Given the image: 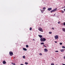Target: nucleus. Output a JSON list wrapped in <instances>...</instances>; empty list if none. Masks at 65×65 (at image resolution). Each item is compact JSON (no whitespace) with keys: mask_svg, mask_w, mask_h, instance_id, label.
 Returning a JSON list of instances; mask_svg holds the SVG:
<instances>
[{"mask_svg":"<svg viewBox=\"0 0 65 65\" xmlns=\"http://www.w3.org/2000/svg\"><path fill=\"white\" fill-rule=\"evenodd\" d=\"M40 40L41 41V42L43 41V42H44V41H46V39H45L44 38H41L40 39Z\"/></svg>","mask_w":65,"mask_h":65,"instance_id":"nucleus-1","label":"nucleus"},{"mask_svg":"<svg viewBox=\"0 0 65 65\" xmlns=\"http://www.w3.org/2000/svg\"><path fill=\"white\" fill-rule=\"evenodd\" d=\"M38 30L39 31H41V32H43V29H42V28L40 27L38 28Z\"/></svg>","mask_w":65,"mask_h":65,"instance_id":"nucleus-2","label":"nucleus"},{"mask_svg":"<svg viewBox=\"0 0 65 65\" xmlns=\"http://www.w3.org/2000/svg\"><path fill=\"white\" fill-rule=\"evenodd\" d=\"M57 8H55L54 10H51L50 11V12L51 13H52L53 12H55L56 11V10H57Z\"/></svg>","mask_w":65,"mask_h":65,"instance_id":"nucleus-3","label":"nucleus"},{"mask_svg":"<svg viewBox=\"0 0 65 65\" xmlns=\"http://www.w3.org/2000/svg\"><path fill=\"white\" fill-rule=\"evenodd\" d=\"M9 53L10 56H12L13 55V52L11 51H10L9 52Z\"/></svg>","mask_w":65,"mask_h":65,"instance_id":"nucleus-4","label":"nucleus"},{"mask_svg":"<svg viewBox=\"0 0 65 65\" xmlns=\"http://www.w3.org/2000/svg\"><path fill=\"white\" fill-rule=\"evenodd\" d=\"M54 38H55V39H58V38H59V37L58 35H56L55 36Z\"/></svg>","mask_w":65,"mask_h":65,"instance_id":"nucleus-5","label":"nucleus"},{"mask_svg":"<svg viewBox=\"0 0 65 65\" xmlns=\"http://www.w3.org/2000/svg\"><path fill=\"white\" fill-rule=\"evenodd\" d=\"M47 10H48V11H50V10H52V8H48Z\"/></svg>","mask_w":65,"mask_h":65,"instance_id":"nucleus-6","label":"nucleus"},{"mask_svg":"<svg viewBox=\"0 0 65 65\" xmlns=\"http://www.w3.org/2000/svg\"><path fill=\"white\" fill-rule=\"evenodd\" d=\"M40 10L41 11L42 13H43V11H45V10L40 9Z\"/></svg>","mask_w":65,"mask_h":65,"instance_id":"nucleus-7","label":"nucleus"},{"mask_svg":"<svg viewBox=\"0 0 65 65\" xmlns=\"http://www.w3.org/2000/svg\"><path fill=\"white\" fill-rule=\"evenodd\" d=\"M62 31L65 32V28H62Z\"/></svg>","mask_w":65,"mask_h":65,"instance_id":"nucleus-8","label":"nucleus"},{"mask_svg":"<svg viewBox=\"0 0 65 65\" xmlns=\"http://www.w3.org/2000/svg\"><path fill=\"white\" fill-rule=\"evenodd\" d=\"M3 63L4 64H6V62L5 60L3 62Z\"/></svg>","mask_w":65,"mask_h":65,"instance_id":"nucleus-9","label":"nucleus"},{"mask_svg":"<svg viewBox=\"0 0 65 65\" xmlns=\"http://www.w3.org/2000/svg\"><path fill=\"white\" fill-rule=\"evenodd\" d=\"M60 51L61 52H64V49H62L60 50Z\"/></svg>","mask_w":65,"mask_h":65,"instance_id":"nucleus-10","label":"nucleus"},{"mask_svg":"<svg viewBox=\"0 0 65 65\" xmlns=\"http://www.w3.org/2000/svg\"><path fill=\"white\" fill-rule=\"evenodd\" d=\"M44 51H45V52H48V50H47V49L46 48H45L44 49Z\"/></svg>","mask_w":65,"mask_h":65,"instance_id":"nucleus-11","label":"nucleus"},{"mask_svg":"<svg viewBox=\"0 0 65 65\" xmlns=\"http://www.w3.org/2000/svg\"><path fill=\"white\" fill-rule=\"evenodd\" d=\"M23 48V50L24 51H27V49L25 48Z\"/></svg>","mask_w":65,"mask_h":65,"instance_id":"nucleus-12","label":"nucleus"},{"mask_svg":"<svg viewBox=\"0 0 65 65\" xmlns=\"http://www.w3.org/2000/svg\"><path fill=\"white\" fill-rule=\"evenodd\" d=\"M38 36L41 38L42 37V36H41V35H39Z\"/></svg>","mask_w":65,"mask_h":65,"instance_id":"nucleus-13","label":"nucleus"},{"mask_svg":"<svg viewBox=\"0 0 65 65\" xmlns=\"http://www.w3.org/2000/svg\"><path fill=\"white\" fill-rule=\"evenodd\" d=\"M45 9H46V8H45V7H43V9H44V10H45Z\"/></svg>","mask_w":65,"mask_h":65,"instance_id":"nucleus-14","label":"nucleus"},{"mask_svg":"<svg viewBox=\"0 0 65 65\" xmlns=\"http://www.w3.org/2000/svg\"><path fill=\"white\" fill-rule=\"evenodd\" d=\"M32 27H30L29 29V30L30 31H31L32 30Z\"/></svg>","mask_w":65,"mask_h":65,"instance_id":"nucleus-15","label":"nucleus"},{"mask_svg":"<svg viewBox=\"0 0 65 65\" xmlns=\"http://www.w3.org/2000/svg\"><path fill=\"white\" fill-rule=\"evenodd\" d=\"M11 64L13 65H15V63H13V62H12Z\"/></svg>","mask_w":65,"mask_h":65,"instance_id":"nucleus-16","label":"nucleus"},{"mask_svg":"<svg viewBox=\"0 0 65 65\" xmlns=\"http://www.w3.org/2000/svg\"><path fill=\"white\" fill-rule=\"evenodd\" d=\"M41 44H43V45L44 44V42H41Z\"/></svg>","mask_w":65,"mask_h":65,"instance_id":"nucleus-17","label":"nucleus"},{"mask_svg":"<svg viewBox=\"0 0 65 65\" xmlns=\"http://www.w3.org/2000/svg\"><path fill=\"white\" fill-rule=\"evenodd\" d=\"M62 48H65V47L64 46H62Z\"/></svg>","mask_w":65,"mask_h":65,"instance_id":"nucleus-18","label":"nucleus"},{"mask_svg":"<svg viewBox=\"0 0 65 65\" xmlns=\"http://www.w3.org/2000/svg\"><path fill=\"white\" fill-rule=\"evenodd\" d=\"M39 55H40V56H42V54H41V53H40L39 54Z\"/></svg>","mask_w":65,"mask_h":65,"instance_id":"nucleus-19","label":"nucleus"},{"mask_svg":"<svg viewBox=\"0 0 65 65\" xmlns=\"http://www.w3.org/2000/svg\"><path fill=\"white\" fill-rule=\"evenodd\" d=\"M25 64H26V65H27V64H28V62H25Z\"/></svg>","mask_w":65,"mask_h":65,"instance_id":"nucleus-20","label":"nucleus"},{"mask_svg":"<svg viewBox=\"0 0 65 65\" xmlns=\"http://www.w3.org/2000/svg\"><path fill=\"white\" fill-rule=\"evenodd\" d=\"M23 59H25V56H23Z\"/></svg>","mask_w":65,"mask_h":65,"instance_id":"nucleus-21","label":"nucleus"},{"mask_svg":"<svg viewBox=\"0 0 65 65\" xmlns=\"http://www.w3.org/2000/svg\"><path fill=\"white\" fill-rule=\"evenodd\" d=\"M26 47H29V46H28V45H26Z\"/></svg>","mask_w":65,"mask_h":65,"instance_id":"nucleus-22","label":"nucleus"},{"mask_svg":"<svg viewBox=\"0 0 65 65\" xmlns=\"http://www.w3.org/2000/svg\"><path fill=\"white\" fill-rule=\"evenodd\" d=\"M51 65H54V63H51Z\"/></svg>","mask_w":65,"mask_h":65,"instance_id":"nucleus-23","label":"nucleus"},{"mask_svg":"<svg viewBox=\"0 0 65 65\" xmlns=\"http://www.w3.org/2000/svg\"><path fill=\"white\" fill-rule=\"evenodd\" d=\"M49 34H52V32H49Z\"/></svg>","mask_w":65,"mask_h":65,"instance_id":"nucleus-24","label":"nucleus"},{"mask_svg":"<svg viewBox=\"0 0 65 65\" xmlns=\"http://www.w3.org/2000/svg\"><path fill=\"white\" fill-rule=\"evenodd\" d=\"M59 44L60 45H62V43H60V44Z\"/></svg>","mask_w":65,"mask_h":65,"instance_id":"nucleus-25","label":"nucleus"},{"mask_svg":"<svg viewBox=\"0 0 65 65\" xmlns=\"http://www.w3.org/2000/svg\"><path fill=\"white\" fill-rule=\"evenodd\" d=\"M55 52H56V53L58 52H59V51H55Z\"/></svg>","mask_w":65,"mask_h":65,"instance_id":"nucleus-26","label":"nucleus"},{"mask_svg":"<svg viewBox=\"0 0 65 65\" xmlns=\"http://www.w3.org/2000/svg\"><path fill=\"white\" fill-rule=\"evenodd\" d=\"M62 13H64V11H62Z\"/></svg>","mask_w":65,"mask_h":65,"instance_id":"nucleus-27","label":"nucleus"},{"mask_svg":"<svg viewBox=\"0 0 65 65\" xmlns=\"http://www.w3.org/2000/svg\"><path fill=\"white\" fill-rule=\"evenodd\" d=\"M63 25L65 26V22L63 23Z\"/></svg>","mask_w":65,"mask_h":65,"instance_id":"nucleus-28","label":"nucleus"},{"mask_svg":"<svg viewBox=\"0 0 65 65\" xmlns=\"http://www.w3.org/2000/svg\"><path fill=\"white\" fill-rule=\"evenodd\" d=\"M58 24H60V22L59 21L58 22Z\"/></svg>","mask_w":65,"mask_h":65,"instance_id":"nucleus-29","label":"nucleus"},{"mask_svg":"<svg viewBox=\"0 0 65 65\" xmlns=\"http://www.w3.org/2000/svg\"><path fill=\"white\" fill-rule=\"evenodd\" d=\"M43 46L45 47H46V46H45V45H43Z\"/></svg>","mask_w":65,"mask_h":65,"instance_id":"nucleus-30","label":"nucleus"},{"mask_svg":"<svg viewBox=\"0 0 65 65\" xmlns=\"http://www.w3.org/2000/svg\"><path fill=\"white\" fill-rule=\"evenodd\" d=\"M52 30H54V28H52Z\"/></svg>","mask_w":65,"mask_h":65,"instance_id":"nucleus-31","label":"nucleus"},{"mask_svg":"<svg viewBox=\"0 0 65 65\" xmlns=\"http://www.w3.org/2000/svg\"><path fill=\"white\" fill-rule=\"evenodd\" d=\"M55 43H57V42L55 41Z\"/></svg>","mask_w":65,"mask_h":65,"instance_id":"nucleus-32","label":"nucleus"},{"mask_svg":"<svg viewBox=\"0 0 65 65\" xmlns=\"http://www.w3.org/2000/svg\"><path fill=\"white\" fill-rule=\"evenodd\" d=\"M63 59H65V56L63 57Z\"/></svg>","mask_w":65,"mask_h":65,"instance_id":"nucleus-33","label":"nucleus"},{"mask_svg":"<svg viewBox=\"0 0 65 65\" xmlns=\"http://www.w3.org/2000/svg\"><path fill=\"white\" fill-rule=\"evenodd\" d=\"M20 65H24V64H20Z\"/></svg>","mask_w":65,"mask_h":65,"instance_id":"nucleus-34","label":"nucleus"},{"mask_svg":"<svg viewBox=\"0 0 65 65\" xmlns=\"http://www.w3.org/2000/svg\"><path fill=\"white\" fill-rule=\"evenodd\" d=\"M63 65H65V64H63Z\"/></svg>","mask_w":65,"mask_h":65,"instance_id":"nucleus-35","label":"nucleus"},{"mask_svg":"<svg viewBox=\"0 0 65 65\" xmlns=\"http://www.w3.org/2000/svg\"><path fill=\"white\" fill-rule=\"evenodd\" d=\"M33 40H34V41H35V40L34 39H33Z\"/></svg>","mask_w":65,"mask_h":65,"instance_id":"nucleus-36","label":"nucleus"},{"mask_svg":"<svg viewBox=\"0 0 65 65\" xmlns=\"http://www.w3.org/2000/svg\"><path fill=\"white\" fill-rule=\"evenodd\" d=\"M54 15H55V14H54Z\"/></svg>","mask_w":65,"mask_h":65,"instance_id":"nucleus-37","label":"nucleus"},{"mask_svg":"<svg viewBox=\"0 0 65 65\" xmlns=\"http://www.w3.org/2000/svg\"><path fill=\"white\" fill-rule=\"evenodd\" d=\"M56 65H58V64H56Z\"/></svg>","mask_w":65,"mask_h":65,"instance_id":"nucleus-38","label":"nucleus"},{"mask_svg":"<svg viewBox=\"0 0 65 65\" xmlns=\"http://www.w3.org/2000/svg\"><path fill=\"white\" fill-rule=\"evenodd\" d=\"M14 58H15V57H14Z\"/></svg>","mask_w":65,"mask_h":65,"instance_id":"nucleus-39","label":"nucleus"}]
</instances>
